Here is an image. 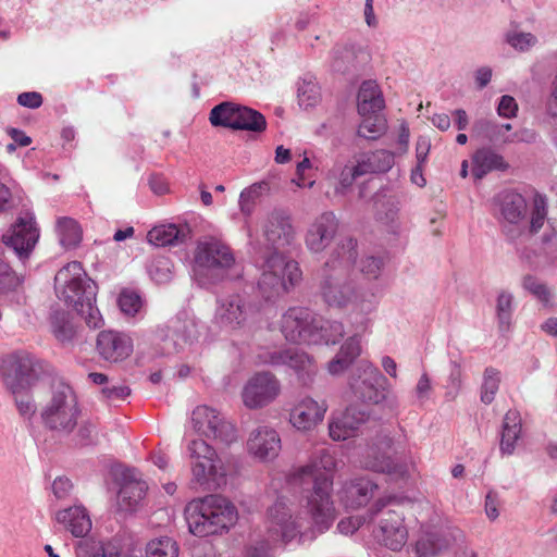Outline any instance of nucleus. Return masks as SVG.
Listing matches in <instances>:
<instances>
[{
    "instance_id": "obj_59",
    "label": "nucleus",
    "mask_w": 557,
    "mask_h": 557,
    "mask_svg": "<svg viewBox=\"0 0 557 557\" xmlns=\"http://www.w3.org/2000/svg\"><path fill=\"white\" fill-rule=\"evenodd\" d=\"M17 103L29 109H37L42 104V96L37 91L22 92L17 96Z\"/></svg>"
},
{
    "instance_id": "obj_17",
    "label": "nucleus",
    "mask_w": 557,
    "mask_h": 557,
    "mask_svg": "<svg viewBox=\"0 0 557 557\" xmlns=\"http://www.w3.org/2000/svg\"><path fill=\"white\" fill-rule=\"evenodd\" d=\"M258 362L270 366H288L298 375L304 385L312 382L318 371L315 362L304 351L297 349H284L261 352Z\"/></svg>"
},
{
    "instance_id": "obj_52",
    "label": "nucleus",
    "mask_w": 557,
    "mask_h": 557,
    "mask_svg": "<svg viewBox=\"0 0 557 557\" xmlns=\"http://www.w3.org/2000/svg\"><path fill=\"white\" fill-rule=\"evenodd\" d=\"M117 304L125 314L135 315L141 307V299L135 292L123 290L119 296Z\"/></svg>"
},
{
    "instance_id": "obj_47",
    "label": "nucleus",
    "mask_w": 557,
    "mask_h": 557,
    "mask_svg": "<svg viewBox=\"0 0 557 557\" xmlns=\"http://www.w3.org/2000/svg\"><path fill=\"white\" fill-rule=\"evenodd\" d=\"M522 286L544 306H552L550 289L539 278L533 275H525L522 280Z\"/></svg>"
},
{
    "instance_id": "obj_40",
    "label": "nucleus",
    "mask_w": 557,
    "mask_h": 557,
    "mask_svg": "<svg viewBox=\"0 0 557 557\" xmlns=\"http://www.w3.org/2000/svg\"><path fill=\"white\" fill-rule=\"evenodd\" d=\"M50 323L51 331L59 342L66 343L72 341L76 330L69 312L54 311L51 315Z\"/></svg>"
},
{
    "instance_id": "obj_11",
    "label": "nucleus",
    "mask_w": 557,
    "mask_h": 557,
    "mask_svg": "<svg viewBox=\"0 0 557 557\" xmlns=\"http://www.w3.org/2000/svg\"><path fill=\"white\" fill-rule=\"evenodd\" d=\"M0 376L5 387L17 394L35 380V359L26 351H16L2 358Z\"/></svg>"
},
{
    "instance_id": "obj_15",
    "label": "nucleus",
    "mask_w": 557,
    "mask_h": 557,
    "mask_svg": "<svg viewBox=\"0 0 557 557\" xmlns=\"http://www.w3.org/2000/svg\"><path fill=\"white\" fill-rule=\"evenodd\" d=\"M281 394V383L269 371L255 373L245 384L242 398L249 409H260L272 404Z\"/></svg>"
},
{
    "instance_id": "obj_37",
    "label": "nucleus",
    "mask_w": 557,
    "mask_h": 557,
    "mask_svg": "<svg viewBox=\"0 0 557 557\" xmlns=\"http://www.w3.org/2000/svg\"><path fill=\"white\" fill-rule=\"evenodd\" d=\"M358 160L366 174L386 172L394 164V154L387 150H376L362 154Z\"/></svg>"
},
{
    "instance_id": "obj_55",
    "label": "nucleus",
    "mask_w": 557,
    "mask_h": 557,
    "mask_svg": "<svg viewBox=\"0 0 557 557\" xmlns=\"http://www.w3.org/2000/svg\"><path fill=\"white\" fill-rule=\"evenodd\" d=\"M14 395L18 413L24 419L30 420L37 409L33 398L28 394H21V392Z\"/></svg>"
},
{
    "instance_id": "obj_21",
    "label": "nucleus",
    "mask_w": 557,
    "mask_h": 557,
    "mask_svg": "<svg viewBox=\"0 0 557 557\" xmlns=\"http://www.w3.org/2000/svg\"><path fill=\"white\" fill-rule=\"evenodd\" d=\"M132 338L122 332L107 330L97 336L96 350L99 356L111 363L121 362L133 352Z\"/></svg>"
},
{
    "instance_id": "obj_57",
    "label": "nucleus",
    "mask_w": 557,
    "mask_h": 557,
    "mask_svg": "<svg viewBox=\"0 0 557 557\" xmlns=\"http://www.w3.org/2000/svg\"><path fill=\"white\" fill-rule=\"evenodd\" d=\"M518 111V104L513 97L505 95L500 98L497 112L503 117H512Z\"/></svg>"
},
{
    "instance_id": "obj_24",
    "label": "nucleus",
    "mask_w": 557,
    "mask_h": 557,
    "mask_svg": "<svg viewBox=\"0 0 557 557\" xmlns=\"http://www.w3.org/2000/svg\"><path fill=\"white\" fill-rule=\"evenodd\" d=\"M247 450L250 456L260 461H269L276 458L281 450L278 433L268 426L257 428L247 440Z\"/></svg>"
},
{
    "instance_id": "obj_45",
    "label": "nucleus",
    "mask_w": 557,
    "mask_h": 557,
    "mask_svg": "<svg viewBox=\"0 0 557 557\" xmlns=\"http://www.w3.org/2000/svg\"><path fill=\"white\" fill-rule=\"evenodd\" d=\"M173 264L170 258L160 256L151 260L148 267V273L157 284H165L172 278Z\"/></svg>"
},
{
    "instance_id": "obj_36",
    "label": "nucleus",
    "mask_w": 557,
    "mask_h": 557,
    "mask_svg": "<svg viewBox=\"0 0 557 557\" xmlns=\"http://www.w3.org/2000/svg\"><path fill=\"white\" fill-rule=\"evenodd\" d=\"M521 431L520 417L517 411L509 410L503 421L500 449L503 453L512 454L515 444Z\"/></svg>"
},
{
    "instance_id": "obj_16",
    "label": "nucleus",
    "mask_w": 557,
    "mask_h": 557,
    "mask_svg": "<svg viewBox=\"0 0 557 557\" xmlns=\"http://www.w3.org/2000/svg\"><path fill=\"white\" fill-rule=\"evenodd\" d=\"M40 237L35 216L32 213L20 215L11 228L2 236L5 246L12 248L20 260H27Z\"/></svg>"
},
{
    "instance_id": "obj_31",
    "label": "nucleus",
    "mask_w": 557,
    "mask_h": 557,
    "mask_svg": "<svg viewBox=\"0 0 557 557\" xmlns=\"http://www.w3.org/2000/svg\"><path fill=\"white\" fill-rule=\"evenodd\" d=\"M507 168L504 158L490 148H481L472 157V174L476 180H481L491 171H504Z\"/></svg>"
},
{
    "instance_id": "obj_27",
    "label": "nucleus",
    "mask_w": 557,
    "mask_h": 557,
    "mask_svg": "<svg viewBox=\"0 0 557 557\" xmlns=\"http://www.w3.org/2000/svg\"><path fill=\"white\" fill-rule=\"evenodd\" d=\"M377 485L367 478H358L346 483L342 499L347 507L359 508L366 506L374 496Z\"/></svg>"
},
{
    "instance_id": "obj_13",
    "label": "nucleus",
    "mask_w": 557,
    "mask_h": 557,
    "mask_svg": "<svg viewBox=\"0 0 557 557\" xmlns=\"http://www.w3.org/2000/svg\"><path fill=\"white\" fill-rule=\"evenodd\" d=\"M256 317V308L239 295L221 300L215 311L216 323L227 331L250 330Z\"/></svg>"
},
{
    "instance_id": "obj_53",
    "label": "nucleus",
    "mask_w": 557,
    "mask_h": 557,
    "mask_svg": "<svg viewBox=\"0 0 557 557\" xmlns=\"http://www.w3.org/2000/svg\"><path fill=\"white\" fill-rule=\"evenodd\" d=\"M88 542L82 541L78 543L76 547V555L77 557H119V552L114 550L113 548H110L109 546L99 545L97 548H95V552L91 554H88Z\"/></svg>"
},
{
    "instance_id": "obj_62",
    "label": "nucleus",
    "mask_w": 557,
    "mask_h": 557,
    "mask_svg": "<svg viewBox=\"0 0 557 557\" xmlns=\"http://www.w3.org/2000/svg\"><path fill=\"white\" fill-rule=\"evenodd\" d=\"M431 391H432L431 381H430L428 374L423 373L420 376V379L416 385V388H414L417 398L420 401H424V400L429 399Z\"/></svg>"
},
{
    "instance_id": "obj_58",
    "label": "nucleus",
    "mask_w": 557,
    "mask_h": 557,
    "mask_svg": "<svg viewBox=\"0 0 557 557\" xmlns=\"http://www.w3.org/2000/svg\"><path fill=\"white\" fill-rule=\"evenodd\" d=\"M366 518L349 517L342 519L337 524V530L345 535L352 534L364 523Z\"/></svg>"
},
{
    "instance_id": "obj_46",
    "label": "nucleus",
    "mask_w": 557,
    "mask_h": 557,
    "mask_svg": "<svg viewBox=\"0 0 557 557\" xmlns=\"http://www.w3.org/2000/svg\"><path fill=\"white\" fill-rule=\"evenodd\" d=\"M513 312V296L508 292H500L497 297L496 313L499 321V327L507 330L510 325Z\"/></svg>"
},
{
    "instance_id": "obj_38",
    "label": "nucleus",
    "mask_w": 557,
    "mask_h": 557,
    "mask_svg": "<svg viewBox=\"0 0 557 557\" xmlns=\"http://www.w3.org/2000/svg\"><path fill=\"white\" fill-rule=\"evenodd\" d=\"M449 540L438 534H426L414 545L416 557H435L449 547Z\"/></svg>"
},
{
    "instance_id": "obj_51",
    "label": "nucleus",
    "mask_w": 557,
    "mask_h": 557,
    "mask_svg": "<svg viewBox=\"0 0 557 557\" xmlns=\"http://www.w3.org/2000/svg\"><path fill=\"white\" fill-rule=\"evenodd\" d=\"M364 174L366 173L359 160H357L356 164H346L341 170L338 175L341 191H344L346 188L350 187L357 177L362 176Z\"/></svg>"
},
{
    "instance_id": "obj_8",
    "label": "nucleus",
    "mask_w": 557,
    "mask_h": 557,
    "mask_svg": "<svg viewBox=\"0 0 557 557\" xmlns=\"http://www.w3.org/2000/svg\"><path fill=\"white\" fill-rule=\"evenodd\" d=\"M54 289L59 299L72 308L96 296V286L87 277L82 263L69 262L54 276Z\"/></svg>"
},
{
    "instance_id": "obj_26",
    "label": "nucleus",
    "mask_w": 557,
    "mask_h": 557,
    "mask_svg": "<svg viewBox=\"0 0 557 557\" xmlns=\"http://www.w3.org/2000/svg\"><path fill=\"white\" fill-rule=\"evenodd\" d=\"M55 521L74 537H85L92 527L89 512L82 505L57 511Z\"/></svg>"
},
{
    "instance_id": "obj_61",
    "label": "nucleus",
    "mask_w": 557,
    "mask_h": 557,
    "mask_svg": "<svg viewBox=\"0 0 557 557\" xmlns=\"http://www.w3.org/2000/svg\"><path fill=\"white\" fill-rule=\"evenodd\" d=\"M102 395L109 400L124 399L131 393V389L126 385H112L106 386L101 391Z\"/></svg>"
},
{
    "instance_id": "obj_34",
    "label": "nucleus",
    "mask_w": 557,
    "mask_h": 557,
    "mask_svg": "<svg viewBox=\"0 0 557 557\" xmlns=\"http://www.w3.org/2000/svg\"><path fill=\"white\" fill-rule=\"evenodd\" d=\"M361 347L358 337H349L341 347L337 355L327 363V371L332 375L345 372L360 355Z\"/></svg>"
},
{
    "instance_id": "obj_63",
    "label": "nucleus",
    "mask_w": 557,
    "mask_h": 557,
    "mask_svg": "<svg viewBox=\"0 0 557 557\" xmlns=\"http://www.w3.org/2000/svg\"><path fill=\"white\" fill-rule=\"evenodd\" d=\"M311 169V162L309 160V158L305 157L302 161H300L298 164H297V168H296V174H297V180H295V183L302 187V186H309L311 187L313 185V182H309L307 183L306 182V178H305V172L307 170Z\"/></svg>"
},
{
    "instance_id": "obj_32",
    "label": "nucleus",
    "mask_w": 557,
    "mask_h": 557,
    "mask_svg": "<svg viewBox=\"0 0 557 557\" xmlns=\"http://www.w3.org/2000/svg\"><path fill=\"white\" fill-rule=\"evenodd\" d=\"M383 108L384 98L379 85L373 81L363 82L358 92L359 114L379 113Z\"/></svg>"
},
{
    "instance_id": "obj_54",
    "label": "nucleus",
    "mask_w": 557,
    "mask_h": 557,
    "mask_svg": "<svg viewBox=\"0 0 557 557\" xmlns=\"http://www.w3.org/2000/svg\"><path fill=\"white\" fill-rule=\"evenodd\" d=\"M507 41L515 49L527 51L536 44L537 39L531 33H513L508 35Z\"/></svg>"
},
{
    "instance_id": "obj_4",
    "label": "nucleus",
    "mask_w": 557,
    "mask_h": 557,
    "mask_svg": "<svg viewBox=\"0 0 557 557\" xmlns=\"http://www.w3.org/2000/svg\"><path fill=\"white\" fill-rule=\"evenodd\" d=\"M185 518L190 533L203 537L228 530L237 520V510L227 498L208 495L189 502Z\"/></svg>"
},
{
    "instance_id": "obj_60",
    "label": "nucleus",
    "mask_w": 557,
    "mask_h": 557,
    "mask_svg": "<svg viewBox=\"0 0 557 557\" xmlns=\"http://www.w3.org/2000/svg\"><path fill=\"white\" fill-rule=\"evenodd\" d=\"M72 488L73 484L67 478H57L52 483V492L58 499L66 498Z\"/></svg>"
},
{
    "instance_id": "obj_25",
    "label": "nucleus",
    "mask_w": 557,
    "mask_h": 557,
    "mask_svg": "<svg viewBox=\"0 0 557 557\" xmlns=\"http://www.w3.org/2000/svg\"><path fill=\"white\" fill-rule=\"evenodd\" d=\"M377 537L392 550L398 552L408 540V531L404 524V513L388 509L379 523Z\"/></svg>"
},
{
    "instance_id": "obj_7",
    "label": "nucleus",
    "mask_w": 557,
    "mask_h": 557,
    "mask_svg": "<svg viewBox=\"0 0 557 557\" xmlns=\"http://www.w3.org/2000/svg\"><path fill=\"white\" fill-rule=\"evenodd\" d=\"M235 263L231 248L218 238L209 237L198 242L194 253L193 271L199 278H219Z\"/></svg>"
},
{
    "instance_id": "obj_42",
    "label": "nucleus",
    "mask_w": 557,
    "mask_h": 557,
    "mask_svg": "<svg viewBox=\"0 0 557 557\" xmlns=\"http://www.w3.org/2000/svg\"><path fill=\"white\" fill-rule=\"evenodd\" d=\"M178 545L169 536H161L148 542L146 557H178Z\"/></svg>"
},
{
    "instance_id": "obj_20",
    "label": "nucleus",
    "mask_w": 557,
    "mask_h": 557,
    "mask_svg": "<svg viewBox=\"0 0 557 557\" xmlns=\"http://www.w3.org/2000/svg\"><path fill=\"white\" fill-rule=\"evenodd\" d=\"M338 230V220L333 212H323L314 219L305 236L310 252L324 251L334 240Z\"/></svg>"
},
{
    "instance_id": "obj_41",
    "label": "nucleus",
    "mask_w": 557,
    "mask_h": 557,
    "mask_svg": "<svg viewBox=\"0 0 557 557\" xmlns=\"http://www.w3.org/2000/svg\"><path fill=\"white\" fill-rule=\"evenodd\" d=\"M363 119L358 128V135L367 139H377L381 137L386 128V120L379 113H370L361 115Z\"/></svg>"
},
{
    "instance_id": "obj_23",
    "label": "nucleus",
    "mask_w": 557,
    "mask_h": 557,
    "mask_svg": "<svg viewBox=\"0 0 557 557\" xmlns=\"http://www.w3.org/2000/svg\"><path fill=\"white\" fill-rule=\"evenodd\" d=\"M327 411L324 400L318 401L306 396L298 400L289 413V422L298 431L308 432L319 425Z\"/></svg>"
},
{
    "instance_id": "obj_2",
    "label": "nucleus",
    "mask_w": 557,
    "mask_h": 557,
    "mask_svg": "<svg viewBox=\"0 0 557 557\" xmlns=\"http://www.w3.org/2000/svg\"><path fill=\"white\" fill-rule=\"evenodd\" d=\"M335 468L334 456L323 450L317 459L295 469L290 474V481L294 483H313L311 493L306 497V511L311 518L312 529L318 533L329 530L336 518L331 496Z\"/></svg>"
},
{
    "instance_id": "obj_35",
    "label": "nucleus",
    "mask_w": 557,
    "mask_h": 557,
    "mask_svg": "<svg viewBox=\"0 0 557 557\" xmlns=\"http://www.w3.org/2000/svg\"><path fill=\"white\" fill-rule=\"evenodd\" d=\"M242 106L233 102H222L212 108L209 115V121L213 126H223L226 128L236 129L238 126V117Z\"/></svg>"
},
{
    "instance_id": "obj_5",
    "label": "nucleus",
    "mask_w": 557,
    "mask_h": 557,
    "mask_svg": "<svg viewBox=\"0 0 557 557\" xmlns=\"http://www.w3.org/2000/svg\"><path fill=\"white\" fill-rule=\"evenodd\" d=\"M302 276L299 264L282 252H273L264 262L258 286L268 300L287 293Z\"/></svg>"
},
{
    "instance_id": "obj_12",
    "label": "nucleus",
    "mask_w": 557,
    "mask_h": 557,
    "mask_svg": "<svg viewBox=\"0 0 557 557\" xmlns=\"http://www.w3.org/2000/svg\"><path fill=\"white\" fill-rule=\"evenodd\" d=\"M191 420L194 428L206 437L230 445L237 440L235 425L219 411L206 405L194 409Z\"/></svg>"
},
{
    "instance_id": "obj_39",
    "label": "nucleus",
    "mask_w": 557,
    "mask_h": 557,
    "mask_svg": "<svg viewBox=\"0 0 557 557\" xmlns=\"http://www.w3.org/2000/svg\"><path fill=\"white\" fill-rule=\"evenodd\" d=\"M58 234L61 245L67 249L76 247L83 237L79 224L71 218L58 220Z\"/></svg>"
},
{
    "instance_id": "obj_28",
    "label": "nucleus",
    "mask_w": 557,
    "mask_h": 557,
    "mask_svg": "<svg viewBox=\"0 0 557 557\" xmlns=\"http://www.w3.org/2000/svg\"><path fill=\"white\" fill-rule=\"evenodd\" d=\"M190 238L188 225L168 224L156 226L147 234L150 244L157 247L175 246Z\"/></svg>"
},
{
    "instance_id": "obj_3",
    "label": "nucleus",
    "mask_w": 557,
    "mask_h": 557,
    "mask_svg": "<svg viewBox=\"0 0 557 557\" xmlns=\"http://www.w3.org/2000/svg\"><path fill=\"white\" fill-rule=\"evenodd\" d=\"M284 337L295 344L330 345L344 336V325L337 321H325L308 308H289L281 319Z\"/></svg>"
},
{
    "instance_id": "obj_6",
    "label": "nucleus",
    "mask_w": 557,
    "mask_h": 557,
    "mask_svg": "<svg viewBox=\"0 0 557 557\" xmlns=\"http://www.w3.org/2000/svg\"><path fill=\"white\" fill-rule=\"evenodd\" d=\"M187 450L193 481L196 484L205 490H211L225 483L226 469L212 446L198 438L188 444Z\"/></svg>"
},
{
    "instance_id": "obj_1",
    "label": "nucleus",
    "mask_w": 557,
    "mask_h": 557,
    "mask_svg": "<svg viewBox=\"0 0 557 557\" xmlns=\"http://www.w3.org/2000/svg\"><path fill=\"white\" fill-rule=\"evenodd\" d=\"M357 256V240L351 237L342 239L322 268L319 292L329 307L351 306L358 312L369 313L375 308L377 297L372 292L359 290L351 278Z\"/></svg>"
},
{
    "instance_id": "obj_64",
    "label": "nucleus",
    "mask_w": 557,
    "mask_h": 557,
    "mask_svg": "<svg viewBox=\"0 0 557 557\" xmlns=\"http://www.w3.org/2000/svg\"><path fill=\"white\" fill-rule=\"evenodd\" d=\"M497 506L496 495L490 492L485 497V512L491 520H495L499 515Z\"/></svg>"
},
{
    "instance_id": "obj_19",
    "label": "nucleus",
    "mask_w": 557,
    "mask_h": 557,
    "mask_svg": "<svg viewBox=\"0 0 557 557\" xmlns=\"http://www.w3.org/2000/svg\"><path fill=\"white\" fill-rule=\"evenodd\" d=\"M267 244L278 252L290 246L295 239V230L290 215L284 210H273L262 223Z\"/></svg>"
},
{
    "instance_id": "obj_10",
    "label": "nucleus",
    "mask_w": 557,
    "mask_h": 557,
    "mask_svg": "<svg viewBox=\"0 0 557 557\" xmlns=\"http://www.w3.org/2000/svg\"><path fill=\"white\" fill-rule=\"evenodd\" d=\"M77 414L75 397L67 386L55 391L41 412L45 425L62 434H69L74 430L77 424Z\"/></svg>"
},
{
    "instance_id": "obj_18",
    "label": "nucleus",
    "mask_w": 557,
    "mask_h": 557,
    "mask_svg": "<svg viewBox=\"0 0 557 557\" xmlns=\"http://www.w3.org/2000/svg\"><path fill=\"white\" fill-rule=\"evenodd\" d=\"M393 440L388 435H380L375 442L368 447L362 465L366 469L386 473L394 478H404L408 473L406 463L396 462L388 451L392 449Z\"/></svg>"
},
{
    "instance_id": "obj_49",
    "label": "nucleus",
    "mask_w": 557,
    "mask_h": 557,
    "mask_svg": "<svg viewBox=\"0 0 557 557\" xmlns=\"http://www.w3.org/2000/svg\"><path fill=\"white\" fill-rule=\"evenodd\" d=\"M546 219L545 199L536 195L533 200V209L531 212L530 232L537 233L544 225Z\"/></svg>"
},
{
    "instance_id": "obj_43",
    "label": "nucleus",
    "mask_w": 557,
    "mask_h": 557,
    "mask_svg": "<svg viewBox=\"0 0 557 557\" xmlns=\"http://www.w3.org/2000/svg\"><path fill=\"white\" fill-rule=\"evenodd\" d=\"M238 117V126L236 129H245L250 132H263L267 128L264 116L248 107H242Z\"/></svg>"
},
{
    "instance_id": "obj_30",
    "label": "nucleus",
    "mask_w": 557,
    "mask_h": 557,
    "mask_svg": "<svg viewBox=\"0 0 557 557\" xmlns=\"http://www.w3.org/2000/svg\"><path fill=\"white\" fill-rule=\"evenodd\" d=\"M120 487L117 494V505L121 510L134 511L144 499L147 492V484L145 481L138 480L129 475Z\"/></svg>"
},
{
    "instance_id": "obj_22",
    "label": "nucleus",
    "mask_w": 557,
    "mask_h": 557,
    "mask_svg": "<svg viewBox=\"0 0 557 557\" xmlns=\"http://www.w3.org/2000/svg\"><path fill=\"white\" fill-rule=\"evenodd\" d=\"M370 417V411L350 405L337 417H333L329 424V434L333 441H346L358 435L360 426Z\"/></svg>"
},
{
    "instance_id": "obj_14",
    "label": "nucleus",
    "mask_w": 557,
    "mask_h": 557,
    "mask_svg": "<svg viewBox=\"0 0 557 557\" xmlns=\"http://www.w3.org/2000/svg\"><path fill=\"white\" fill-rule=\"evenodd\" d=\"M358 374L350 379V389L354 396L363 404L375 405L386 397L387 379L372 364H362L357 369Z\"/></svg>"
},
{
    "instance_id": "obj_48",
    "label": "nucleus",
    "mask_w": 557,
    "mask_h": 557,
    "mask_svg": "<svg viewBox=\"0 0 557 557\" xmlns=\"http://www.w3.org/2000/svg\"><path fill=\"white\" fill-rule=\"evenodd\" d=\"M96 296L89 300H84L78 308H73L91 329L102 326L103 320L99 309L95 306Z\"/></svg>"
},
{
    "instance_id": "obj_44",
    "label": "nucleus",
    "mask_w": 557,
    "mask_h": 557,
    "mask_svg": "<svg viewBox=\"0 0 557 557\" xmlns=\"http://www.w3.org/2000/svg\"><path fill=\"white\" fill-rule=\"evenodd\" d=\"M500 384V372L493 368L488 367L485 369L483 374V383L481 387V400L488 405L491 404L499 388Z\"/></svg>"
},
{
    "instance_id": "obj_29",
    "label": "nucleus",
    "mask_w": 557,
    "mask_h": 557,
    "mask_svg": "<svg viewBox=\"0 0 557 557\" xmlns=\"http://www.w3.org/2000/svg\"><path fill=\"white\" fill-rule=\"evenodd\" d=\"M486 137L492 143L511 144L517 141H529L534 139V133L528 129L510 133L511 124H497L496 122L484 120L480 122Z\"/></svg>"
},
{
    "instance_id": "obj_56",
    "label": "nucleus",
    "mask_w": 557,
    "mask_h": 557,
    "mask_svg": "<svg viewBox=\"0 0 557 557\" xmlns=\"http://www.w3.org/2000/svg\"><path fill=\"white\" fill-rule=\"evenodd\" d=\"M383 267V261L376 257H367L360 262V272L368 278H377Z\"/></svg>"
},
{
    "instance_id": "obj_33",
    "label": "nucleus",
    "mask_w": 557,
    "mask_h": 557,
    "mask_svg": "<svg viewBox=\"0 0 557 557\" xmlns=\"http://www.w3.org/2000/svg\"><path fill=\"white\" fill-rule=\"evenodd\" d=\"M500 214L510 224H519L527 216L528 205L521 194L506 191L500 196Z\"/></svg>"
},
{
    "instance_id": "obj_9",
    "label": "nucleus",
    "mask_w": 557,
    "mask_h": 557,
    "mask_svg": "<svg viewBox=\"0 0 557 557\" xmlns=\"http://www.w3.org/2000/svg\"><path fill=\"white\" fill-rule=\"evenodd\" d=\"M300 528L298 519L292 515L287 500L277 498L268 510L267 547L261 544L258 550L267 555L272 547L292 542L300 534Z\"/></svg>"
},
{
    "instance_id": "obj_50",
    "label": "nucleus",
    "mask_w": 557,
    "mask_h": 557,
    "mask_svg": "<svg viewBox=\"0 0 557 557\" xmlns=\"http://www.w3.org/2000/svg\"><path fill=\"white\" fill-rule=\"evenodd\" d=\"M20 285V277L10 264L0 256V292H8Z\"/></svg>"
}]
</instances>
